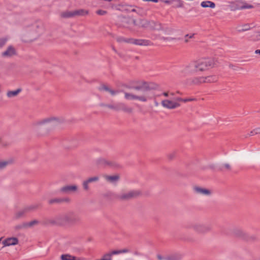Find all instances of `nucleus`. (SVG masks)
<instances>
[{"instance_id":"1","label":"nucleus","mask_w":260,"mask_h":260,"mask_svg":"<svg viewBox=\"0 0 260 260\" xmlns=\"http://www.w3.org/2000/svg\"><path fill=\"white\" fill-rule=\"evenodd\" d=\"M215 65V61L214 59L202 58L190 62L185 67L182 72L187 75L204 72L213 68Z\"/></svg>"},{"instance_id":"2","label":"nucleus","mask_w":260,"mask_h":260,"mask_svg":"<svg viewBox=\"0 0 260 260\" xmlns=\"http://www.w3.org/2000/svg\"><path fill=\"white\" fill-rule=\"evenodd\" d=\"M59 122L58 119L53 117H49L41 119L34 122L32 123V126L34 127H37L42 125H47L50 126H53L56 125Z\"/></svg>"},{"instance_id":"3","label":"nucleus","mask_w":260,"mask_h":260,"mask_svg":"<svg viewBox=\"0 0 260 260\" xmlns=\"http://www.w3.org/2000/svg\"><path fill=\"white\" fill-rule=\"evenodd\" d=\"M140 192L138 190H129L122 192L117 195V198L122 201L129 200L139 196Z\"/></svg>"},{"instance_id":"4","label":"nucleus","mask_w":260,"mask_h":260,"mask_svg":"<svg viewBox=\"0 0 260 260\" xmlns=\"http://www.w3.org/2000/svg\"><path fill=\"white\" fill-rule=\"evenodd\" d=\"M161 104L163 107L168 109H175L181 106L178 101L177 100V97L172 99L162 100Z\"/></svg>"},{"instance_id":"5","label":"nucleus","mask_w":260,"mask_h":260,"mask_svg":"<svg viewBox=\"0 0 260 260\" xmlns=\"http://www.w3.org/2000/svg\"><path fill=\"white\" fill-rule=\"evenodd\" d=\"M193 230L198 233L205 234L212 230V226L209 224L196 223L192 226Z\"/></svg>"},{"instance_id":"6","label":"nucleus","mask_w":260,"mask_h":260,"mask_svg":"<svg viewBox=\"0 0 260 260\" xmlns=\"http://www.w3.org/2000/svg\"><path fill=\"white\" fill-rule=\"evenodd\" d=\"M64 223H74L79 221L78 216L73 212H70L61 216Z\"/></svg>"},{"instance_id":"7","label":"nucleus","mask_w":260,"mask_h":260,"mask_svg":"<svg viewBox=\"0 0 260 260\" xmlns=\"http://www.w3.org/2000/svg\"><path fill=\"white\" fill-rule=\"evenodd\" d=\"M96 164L101 167H117L118 165L110 160L106 159L104 158H100L96 160Z\"/></svg>"},{"instance_id":"8","label":"nucleus","mask_w":260,"mask_h":260,"mask_svg":"<svg viewBox=\"0 0 260 260\" xmlns=\"http://www.w3.org/2000/svg\"><path fill=\"white\" fill-rule=\"evenodd\" d=\"M132 21L135 25L143 28L150 27L151 26V24L153 23V22L146 19H140L138 22H137L134 19H132Z\"/></svg>"},{"instance_id":"9","label":"nucleus","mask_w":260,"mask_h":260,"mask_svg":"<svg viewBox=\"0 0 260 260\" xmlns=\"http://www.w3.org/2000/svg\"><path fill=\"white\" fill-rule=\"evenodd\" d=\"M124 98L127 100H138L142 102H146L147 98L145 96H138L131 93L124 92Z\"/></svg>"},{"instance_id":"10","label":"nucleus","mask_w":260,"mask_h":260,"mask_svg":"<svg viewBox=\"0 0 260 260\" xmlns=\"http://www.w3.org/2000/svg\"><path fill=\"white\" fill-rule=\"evenodd\" d=\"M78 187L75 185H66L60 188V191L63 193L69 194L73 192L76 191Z\"/></svg>"},{"instance_id":"11","label":"nucleus","mask_w":260,"mask_h":260,"mask_svg":"<svg viewBox=\"0 0 260 260\" xmlns=\"http://www.w3.org/2000/svg\"><path fill=\"white\" fill-rule=\"evenodd\" d=\"M139 46H148L150 45V42L149 40L143 39H136L131 38V43Z\"/></svg>"},{"instance_id":"12","label":"nucleus","mask_w":260,"mask_h":260,"mask_svg":"<svg viewBox=\"0 0 260 260\" xmlns=\"http://www.w3.org/2000/svg\"><path fill=\"white\" fill-rule=\"evenodd\" d=\"M36 208V207L33 205L26 207L24 209L18 211L15 214V217L17 218H20L23 216L26 213L35 209Z\"/></svg>"},{"instance_id":"13","label":"nucleus","mask_w":260,"mask_h":260,"mask_svg":"<svg viewBox=\"0 0 260 260\" xmlns=\"http://www.w3.org/2000/svg\"><path fill=\"white\" fill-rule=\"evenodd\" d=\"M135 89L137 90H142L144 91L150 90L152 87L150 86V84L146 82H142L140 85L134 87Z\"/></svg>"},{"instance_id":"14","label":"nucleus","mask_w":260,"mask_h":260,"mask_svg":"<svg viewBox=\"0 0 260 260\" xmlns=\"http://www.w3.org/2000/svg\"><path fill=\"white\" fill-rule=\"evenodd\" d=\"M18 243V240L17 238L11 237L7 238L3 242L4 246H9L11 245H15Z\"/></svg>"},{"instance_id":"15","label":"nucleus","mask_w":260,"mask_h":260,"mask_svg":"<svg viewBox=\"0 0 260 260\" xmlns=\"http://www.w3.org/2000/svg\"><path fill=\"white\" fill-rule=\"evenodd\" d=\"M193 190L196 193L201 195L209 196L211 194V191L209 189L198 186L194 187Z\"/></svg>"},{"instance_id":"16","label":"nucleus","mask_w":260,"mask_h":260,"mask_svg":"<svg viewBox=\"0 0 260 260\" xmlns=\"http://www.w3.org/2000/svg\"><path fill=\"white\" fill-rule=\"evenodd\" d=\"M16 54V51L14 47L10 46L7 49L2 53L3 56L11 57Z\"/></svg>"},{"instance_id":"17","label":"nucleus","mask_w":260,"mask_h":260,"mask_svg":"<svg viewBox=\"0 0 260 260\" xmlns=\"http://www.w3.org/2000/svg\"><path fill=\"white\" fill-rule=\"evenodd\" d=\"M118 110H122L124 112L130 113L132 112L133 109L122 103H120L118 104L117 111Z\"/></svg>"},{"instance_id":"18","label":"nucleus","mask_w":260,"mask_h":260,"mask_svg":"<svg viewBox=\"0 0 260 260\" xmlns=\"http://www.w3.org/2000/svg\"><path fill=\"white\" fill-rule=\"evenodd\" d=\"M100 91H108L112 95H114L119 92L118 90H114L110 88L108 86L103 84L99 87Z\"/></svg>"},{"instance_id":"19","label":"nucleus","mask_w":260,"mask_h":260,"mask_svg":"<svg viewBox=\"0 0 260 260\" xmlns=\"http://www.w3.org/2000/svg\"><path fill=\"white\" fill-rule=\"evenodd\" d=\"M38 222L37 220H35L29 222L23 223L21 224L17 225L16 228L18 229L30 228L38 223Z\"/></svg>"},{"instance_id":"20","label":"nucleus","mask_w":260,"mask_h":260,"mask_svg":"<svg viewBox=\"0 0 260 260\" xmlns=\"http://www.w3.org/2000/svg\"><path fill=\"white\" fill-rule=\"evenodd\" d=\"M234 234L238 237L246 239L247 238V234L241 229H235L234 231Z\"/></svg>"},{"instance_id":"21","label":"nucleus","mask_w":260,"mask_h":260,"mask_svg":"<svg viewBox=\"0 0 260 260\" xmlns=\"http://www.w3.org/2000/svg\"><path fill=\"white\" fill-rule=\"evenodd\" d=\"M105 180L110 183H114L117 181L119 178L118 175L109 176L105 175L103 176Z\"/></svg>"},{"instance_id":"22","label":"nucleus","mask_w":260,"mask_h":260,"mask_svg":"<svg viewBox=\"0 0 260 260\" xmlns=\"http://www.w3.org/2000/svg\"><path fill=\"white\" fill-rule=\"evenodd\" d=\"M60 258L61 260H82L80 258H77L69 254H62Z\"/></svg>"},{"instance_id":"23","label":"nucleus","mask_w":260,"mask_h":260,"mask_svg":"<svg viewBox=\"0 0 260 260\" xmlns=\"http://www.w3.org/2000/svg\"><path fill=\"white\" fill-rule=\"evenodd\" d=\"M192 83L195 85L200 84L204 83V77H196L192 79Z\"/></svg>"},{"instance_id":"24","label":"nucleus","mask_w":260,"mask_h":260,"mask_svg":"<svg viewBox=\"0 0 260 260\" xmlns=\"http://www.w3.org/2000/svg\"><path fill=\"white\" fill-rule=\"evenodd\" d=\"M201 6L203 8L210 7L211 8H214L215 7V4L214 3L211 1H204L201 4Z\"/></svg>"},{"instance_id":"25","label":"nucleus","mask_w":260,"mask_h":260,"mask_svg":"<svg viewBox=\"0 0 260 260\" xmlns=\"http://www.w3.org/2000/svg\"><path fill=\"white\" fill-rule=\"evenodd\" d=\"M181 255L179 254L175 253L169 255L165 258V260H180Z\"/></svg>"},{"instance_id":"26","label":"nucleus","mask_w":260,"mask_h":260,"mask_svg":"<svg viewBox=\"0 0 260 260\" xmlns=\"http://www.w3.org/2000/svg\"><path fill=\"white\" fill-rule=\"evenodd\" d=\"M204 83H213L217 81V77L216 76H209L204 77Z\"/></svg>"},{"instance_id":"27","label":"nucleus","mask_w":260,"mask_h":260,"mask_svg":"<svg viewBox=\"0 0 260 260\" xmlns=\"http://www.w3.org/2000/svg\"><path fill=\"white\" fill-rule=\"evenodd\" d=\"M61 17L63 18H71L75 17L74 11H65L61 14Z\"/></svg>"},{"instance_id":"28","label":"nucleus","mask_w":260,"mask_h":260,"mask_svg":"<svg viewBox=\"0 0 260 260\" xmlns=\"http://www.w3.org/2000/svg\"><path fill=\"white\" fill-rule=\"evenodd\" d=\"M75 16H84L88 14V11L84 9H79L74 11Z\"/></svg>"},{"instance_id":"29","label":"nucleus","mask_w":260,"mask_h":260,"mask_svg":"<svg viewBox=\"0 0 260 260\" xmlns=\"http://www.w3.org/2000/svg\"><path fill=\"white\" fill-rule=\"evenodd\" d=\"M21 91L20 89H17L14 91H9L7 92V95L8 98H13L17 96Z\"/></svg>"},{"instance_id":"30","label":"nucleus","mask_w":260,"mask_h":260,"mask_svg":"<svg viewBox=\"0 0 260 260\" xmlns=\"http://www.w3.org/2000/svg\"><path fill=\"white\" fill-rule=\"evenodd\" d=\"M116 41L119 43H131V38H126L123 37H118L116 38Z\"/></svg>"},{"instance_id":"31","label":"nucleus","mask_w":260,"mask_h":260,"mask_svg":"<svg viewBox=\"0 0 260 260\" xmlns=\"http://www.w3.org/2000/svg\"><path fill=\"white\" fill-rule=\"evenodd\" d=\"M11 164V161L10 160H0V170H3L7 166Z\"/></svg>"},{"instance_id":"32","label":"nucleus","mask_w":260,"mask_h":260,"mask_svg":"<svg viewBox=\"0 0 260 260\" xmlns=\"http://www.w3.org/2000/svg\"><path fill=\"white\" fill-rule=\"evenodd\" d=\"M258 134H260V127L256 128L251 131L250 133L248 134V135L249 136H252Z\"/></svg>"},{"instance_id":"33","label":"nucleus","mask_w":260,"mask_h":260,"mask_svg":"<svg viewBox=\"0 0 260 260\" xmlns=\"http://www.w3.org/2000/svg\"><path fill=\"white\" fill-rule=\"evenodd\" d=\"M48 203L50 204H53L54 203H61V198H55V199L49 200L48 201Z\"/></svg>"},{"instance_id":"34","label":"nucleus","mask_w":260,"mask_h":260,"mask_svg":"<svg viewBox=\"0 0 260 260\" xmlns=\"http://www.w3.org/2000/svg\"><path fill=\"white\" fill-rule=\"evenodd\" d=\"M250 27L248 24H244L242 26L241 28L238 29L239 32L244 31L250 29Z\"/></svg>"},{"instance_id":"35","label":"nucleus","mask_w":260,"mask_h":260,"mask_svg":"<svg viewBox=\"0 0 260 260\" xmlns=\"http://www.w3.org/2000/svg\"><path fill=\"white\" fill-rule=\"evenodd\" d=\"M96 260H112V257H111L110 254L109 253L104 254L103 257L100 259Z\"/></svg>"},{"instance_id":"36","label":"nucleus","mask_w":260,"mask_h":260,"mask_svg":"<svg viewBox=\"0 0 260 260\" xmlns=\"http://www.w3.org/2000/svg\"><path fill=\"white\" fill-rule=\"evenodd\" d=\"M253 6L251 5L248 4H244L241 6H240V9H251L253 8Z\"/></svg>"},{"instance_id":"37","label":"nucleus","mask_w":260,"mask_h":260,"mask_svg":"<svg viewBox=\"0 0 260 260\" xmlns=\"http://www.w3.org/2000/svg\"><path fill=\"white\" fill-rule=\"evenodd\" d=\"M99 179V177L98 176H94V177H91V178H88L87 180H86L89 183H91V182H95V181H98Z\"/></svg>"},{"instance_id":"38","label":"nucleus","mask_w":260,"mask_h":260,"mask_svg":"<svg viewBox=\"0 0 260 260\" xmlns=\"http://www.w3.org/2000/svg\"><path fill=\"white\" fill-rule=\"evenodd\" d=\"M7 39L6 38L0 39V48L3 47L7 42Z\"/></svg>"},{"instance_id":"39","label":"nucleus","mask_w":260,"mask_h":260,"mask_svg":"<svg viewBox=\"0 0 260 260\" xmlns=\"http://www.w3.org/2000/svg\"><path fill=\"white\" fill-rule=\"evenodd\" d=\"M88 184L89 183L87 180H85L83 182V186L84 189L87 190L89 189Z\"/></svg>"},{"instance_id":"40","label":"nucleus","mask_w":260,"mask_h":260,"mask_svg":"<svg viewBox=\"0 0 260 260\" xmlns=\"http://www.w3.org/2000/svg\"><path fill=\"white\" fill-rule=\"evenodd\" d=\"M106 107H108L109 108L114 109L115 110L117 111V108H118V104L116 105H108L106 106Z\"/></svg>"},{"instance_id":"41","label":"nucleus","mask_w":260,"mask_h":260,"mask_svg":"<svg viewBox=\"0 0 260 260\" xmlns=\"http://www.w3.org/2000/svg\"><path fill=\"white\" fill-rule=\"evenodd\" d=\"M177 100L178 101L179 103H180V102H183L184 103L188 102V99L187 98L183 99L180 97H177Z\"/></svg>"},{"instance_id":"42","label":"nucleus","mask_w":260,"mask_h":260,"mask_svg":"<svg viewBox=\"0 0 260 260\" xmlns=\"http://www.w3.org/2000/svg\"><path fill=\"white\" fill-rule=\"evenodd\" d=\"M109 254H110L111 257H112V256L113 255H116V254H120V250H113L112 252H109Z\"/></svg>"},{"instance_id":"43","label":"nucleus","mask_w":260,"mask_h":260,"mask_svg":"<svg viewBox=\"0 0 260 260\" xmlns=\"http://www.w3.org/2000/svg\"><path fill=\"white\" fill-rule=\"evenodd\" d=\"M193 36H194V34H192V35H186L185 36V42L186 43H187L189 41L188 38H189V39L192 38L193 37Z\"/></svg>"},{"instance_id":"44","label":"nucleus","mask_w":260,"mask_h":260,"mask_svg":"<svg viewBox=\"0 0 260 260\" xmlns=\"http://www.w3.org/2000/svg\"><path fill=\"white\" fill-rule=\"evenodd\" d=\"M162 94L166 97H168L169 95L174 96L175 95V93L174 92H173L170 93H169V92H164L162 93Z\"/></svg>"},{"instance_id":"45","label":"nucleus","mask_w":260,"mask_h":260,"mask_svg":"<svg viewBox=\"0 0 260 260\" xmlns=\"http://www.w3.org/2000/svg\"><path fill=\"white\" fill-rule=\"evenodd\" d=\"M61 203L66 202V203H70L71 201V199L69 198H61Z\"/></svg>"},{"instance_id":"46","label":"nucleus","mask_w":260,"mask_h":260,"mask_svg":"<svg viewBox=\"0 0 260 260\" xmlns=\"http://www.w3.org/2000/svg\"><path fill=\"white\" fill-rule=\"evenodd\" d=\"M96 13H97V14H98L99 15H103L106 13V11H103V10H98L96 12Z\"/></svg>"},{"instance_id":"47","label":"nucleus","mask_w":260,"mask_h":260,"mask_svg":"<svg viewBox=\"0 0 260 260\" xmlns=\"http://www.w3.org/2000/svg\"><path fill=\"white\" fill-rule=\"evenodd\" d=\"M223 167L225 168L226 169L228 170H231V166L229 164H225L223 165Z\"/></svg>"},{"instance_id":"48","label":"nucleus","mask_w":260,"mask_h":260,"mask_svg":"<svg viewBox=\"0 0 260 260\" xmlns=\"http://www.w3.org/2000/svg\"><path fill=\"white\" fill-rule=\"evenodd\" d=\"M157 257L158 260H164V259H165V258H166V257H164L162 256L160 254H157Z\"/></svg>"},{"instance_id":"49","label":"nucleus","mask_w":260,"mask_h":260,"mask_svg":"<svg viewBox=\"0 0 260 260\" xmlns=\"http://www.w3.org/2000/svg\"><path fill=\"white\" fill-rule=\"evenodd\" d=\"M175 39L174 38H171V37H169V38H163V40H167V41H172L173 40Z\"/></svg>"},{"instance_id":"50","label":"nucleus","mask_w":260,"mask_h":260,"mask_svg":"<svg viewBox=\"0 0 260 260\" xmlns=\"http://www.w3.org/2000/svg\"><path fill=\"white\" fill-rule=\"evenodd\" d=\"M120 253H126V252H128V250L127 249H124L122 250H120Z\"/></svg>"},{"instance_id":"51","label":"nucleus","mask_w":260,"mask_h":260,"mask_svg":"<svg viewBox=\"0 0 260 260\" xmlns=\"http://www.w3.org/2000/svg\"><path fill=\"white\" fill-rule=\"evenodd\" d=\"M256 38L257 40H260V32L256 35Z\"/></svg>"},{"instance_id":"52","label":"nucleus","mask_w":260,"mask_h":260,"mask_svg":"<svg viewBox=\"0 0 260 260\" xmlns=\"http://www.w3.org/2000/svg\"><path fill=\"white\" fill-rule=\"evenodd\" d=\"M143 1H144V2L151 1V2H153L154 3H157L158 2V0H143Z\"/></svg>"},{"instance_id":"53","label":"nucleus","mask_w":260,"mask_h":260,"mask_svg":"<svg viewBox=\"0 0 260 260\" xmlns=\"http://www.w3.org/2000/svg\"><path fill=\"white\" fill-rule=\"evenodd\" d=\"M188 102H192L196 101V99L195 98H187Z\"/></svg>"},{"instance_id":"54","label":"nucleus","mask_w":260,"mask_h":260,"mask_svg":"<svg viewBox=\"0 0 260 260\" xmlns=\"http://www.w3.org/2000/svg\"><path fill=\"white\" fill-rule=\"evenodd\" d=\"M255 53L260 54V50H259V49L256 50L255 51Z\"/></svg>"},{"instance_id":"55","label":"nucleus","mask_w":260,"mask_h":260,"mask_svg":"<svg viewBox=\"0 0 260 260\" xmlns=\"http://www.w3.org/2000/svg\"><path fill=\"white\" fill-rule=\"evenodd\" d=\"M155 105H156V106H158V103H157V102H155Z\"/></svg>"},{"instance_id":"56","label":"nucleus","mask_w":260,"mask_h":260,"mask_svg":"<svg viewBox=\"0 0 260 260\" xmlns=\"http://www.w3.org/2000/svg\"><path fill=\"white\" fill-rule=\"evenodd\" d=\"M132 12H136V10H135V9H133V10H132Z\"/></svg>"},{"instance_id":"57","label":"nucleus","mask_w":260,"mask_h":260,"mask_svg":"<svg viewBox=\"0 0 260 260\" xmlns=\"http://www.w3.org/2000/svg\"><path fill=\"white\" fill-rule=\"evenodd\" d=\"M177 93H178V94H181L180 92L179 91H177Z\"/></svg>"}]
</instances>
